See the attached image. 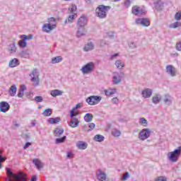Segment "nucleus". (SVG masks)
I'll list each match as a JSON object with an SVG mask.
<instances>
[{
	"instance_id": "nucleus-1",
	"label": "nucleus",
	"mask_w": 181,
	"mask_h": 181,
	"mask_svg": "<svg viewBox=\"0 0 181 181\" xmlns=\"http://www.w3.org/2000/svg\"><path fill=\"white\" fill-rule=\"evenodd\" d=\"M111 9V6L100 5L95 9L96 16L100 19H105L107 18V13Z\"/></svg>"
},
{
	"instance_id": "nucleus-2",
	"label": "nucleus",
	"mask_w": 181,
	"mask_h": 181,
	"mask_svg": "<svg viewBox=\"0 0 181 181\" xmlns=\"http://www.w3.org/2000/svg\"><path fill=\"white\" fill-rule=\"evenodd\" d=\"M8 175H10V176H12V177L14 178V180H11V178L8 179V181H27L26 179V175L22 173H19L18 174H13L11 169L6 168Z\"/></svg>"
},
{
	"instance_id": "nucleus-3",
	"label": "nucleus",
	"mask_w": 181,
	"mask_h": 181,
	"mask_svg": "<svg viewBox=\"0 0 181 181\" xmlns=\"http://www.w3.org/2000/svg\"><path fill=\"white\" fill-rule=\"evenodd\" d=\"M181 154V146H178L177 149L168 153V158L170 162H177V159Z\"/></svg>"
},
{
	"instance_id": "nucleus-4",
	"label": "nucleus",
	"mask_w": 181,
	"mask_h": 181,
	"mask_svg": "<svg viewBox=\"0 0 181 181\" xmlns=\"http://www.w3.org/2000/svg\"><path fill=\"white\" fill-rule=\"evenodd\" d=\"M112 83L115 86H118L122 83V78L125 76V74L123 71L120 72H112Z\"/></svg>"
},
{
	"instance_id": "nucleus-5",
	"label": "nucleus",
	"mask_w": 181,
	"mask_h": 181,
	"mask_svg": "<svg viewBox=\"0 0 181 181\" xmlns=\"http://www.w3.org/2000/svg\"><path fill=\"white\" fill-rule=\"evenodd\" d=\"M94 69H95V64L90 62L81 69V71H82L83 74H90V73L94 71Z\"/></svg>"
},
{
	"instance_id": "nucleus-6",
	"label": "nucleus",
	"mask_w": 181,
	"mask_h": 181,
	"mask_svg": "<svg viewBox=\"0 0 181 181\" xmlns=\"http://www.w3.org/2000/svg\"><path fill=\"white\" fill-rule=\"evenodd\" d=\"M101 100H103L101 96L91 95L88 97L86 101L88 103L89 105H97V104H100Z\"/></svg>"
},
{
	"instance_id": "nucleus-7",
	"label": "nucleus",
	"mask_w": 181,
	"mask_h": 181,
	"mask_svg": "<svg viewBox=\"0 0 181 181\" xmlns=\"http://www.w3.org/2000/svg\"><path fill=\"white\" fill-rule=\"evenodd\" d=\"M151 136V130L149 129H143L139 134V138L141 141H145Z\"/></svg>"
},
{
	"instance_id": "nucleus-8",
	"label": "nucleus",
	"mask_w": 181,
	"mask_h": 181,
	"mask_svg": "<svg viewBox=\"0 0 181 181\" xmlns=\"http://www.w3.org/2000/svg\"><path fill=\"white\" fill-rule=\"evenodd\" d=\"M86 26H87V18L84 16H81L77 20L76 28L81 29H86Z\"/></svg>"
},
{
	"instance_id": "nucleus-9",
	"label": "nucleus",
	"mask_w": 181,
	"mask_h": 181,
	"mask_svg": "<svg viewBox=\"0 0 181 181\" xmlns=\"http://www.w3.org/2000/svg\"><path fill=\"white\" fill-rule=\"evenodd\" d=\"M132 13L133 15H135V16H142V15H145V9L138 6H134L132 8Z\"/></svg>"
},
{
	"instance_id": "nucleus-10",
	"label": "nucleus",
	"mask_w": 181,
	"mask_h": 181,
	"mask_svg": "<svg viewBox=\"0 0 181 181\" xmlns=\"http://www.w3.org/2000/svg\"><path fill=\"white\" fill-rule=\"evenodd\" d=\"M165 71L168 75L170 76L171 77H176V74L177 73L176 68H175L173 65H167L165 67Z\"/></svg>"
},
{
	"instance_id": "nucleus-11",
	"label": "nucleus",
	"mask_w": 181,
	"mask_h": 181,
	"mask_svg": "<svg viewBox=\"0 0 181 181\" xmlns=\"http://www.w3.org/2000/svg\"><path fill=\"white\" fill-rule=\"evenodd\" d=\"M11 105L7 102L3 101L0 103V112H7L9 111Z\"/></svg>"
},
{
	"instance_id": "nucleus-12",
	"label": "nucleus",
	"mask_w": 181,
	"mask_h": 181,
	"mask_svg": "<svg viewBox=\"0 0 181 181\" xmlns=\"http://www.w3.org/2000/svg\"><path fill=\"white\" fill-rule=\"evenodd\" d=\"M54 28H56V25L49 23L43 25L42 30L43 32H46V33H49V32H50V30H53Z\"/></svg>"
},
{
	"instance_id": "nucleus-13",
	"label": "nucleus",
	"mask_w": 181,
	"mask_h": 181,
	"mask_svg": "<svg viewBox=\"0 0 181 181\" xmlns=\"http://www.w3.org/2000/svg\"><path fill=\"white\" fill-rule=\"evenodd\" d=\"M96 176L98 180L100 181H105L107 180V173L103 172V170L100 169L99 173H96Z\"/></svg>"
},
{
	"instance_id": "nucleus-14",
	"label": "nucleus",
	"mask_w": 181,
	"mask_h": 181,
	"mask_svg": "<svg viewBox=\"0 0 181 181\" xmlns=\"http://www.w3.org/2000/svg\"><path fill=\"white\" fill-rule=\"evenodd\" d=\"M153 90L151 88H146L142 90L141 95L144 98H151V95H152Z\"/></svg>"
},
{
	"instance_id": "nucleus-15",
	"label": "nucleus",
	"mask_w": 181,
	"mask_h": 181,
	"mask_svg": "<svg viewBox=\"0 0 181 181\" xmlns=\"http://www.w3.org/2000/svg\"><path fill=\"white\" fill-rule=\"evenodd\" d=\"M69 127H71V128H77V127H78V125H80V120H78V119H77L76 117H74L69 122Z\"/></svg>"
},
{
	"instance_id": "nucleus-16",
	"label": "nucleus",
	"mask_w": 181,
	"mask_h": 181,
	"mask_svg": "<svg viewBox=\"0 0 181 181\" xmlns=\"http://www.w3.org/2000/svg\"><path fill=\"white\" fill-rule=\"evenodd\" d=\"M19 66V59L14 58L11 59L8 63V67L13 69V67H18Z\"/></svg>"
},
{
	"instance_id": "nucleus-17",
	"label": "nucleus",
	"mask_w": 181,
	"mask_h": 181,
	"mask_svg": "<svg viewBox=\"0 0 181 181\" xmlns=\"http://www.w3.org/2000/svg\"><path fill=\"white\" fill-rule=\"evenodd\" d=\"M50 95L52 97L56 98V97L59 95H63V90H60L59 89H54L50 91Z\"/></svg>"
},
{
	"instance_id": "nucleus-18",
	"label": "nucleus",
	"mask_w": 181,
	"mask_h": 181,
	"mask_svg": "<svg viewBox=\"0 0 181 181\" xmlns=\"http://www.w3.org/2000/svg\"><path fill=\"white\" fill-rule=\"evenodd\" d=\"M16 91H18L16 85L11 86L8 90L9 95H11V97H15V95H16Z\"/></svg>"
},
{
	"instance_id": "nucleus-19",
	"label": "nucleus",
	"mask_w": 181,
	"mask_h": 181,
	"mask_svg": "<svg viewBox=\"0 0 181 181\" xmlns=\"http://www.w3.org/2000/svg\"><path fill=\"white\" fill-rule=\"evenodd\" d=\"M76 146L78 149L84 150L87 149V146H88V144L84 141H79L76 144Z\"/></svg>"
},
{
	"instance_id": "nucleus-20",
	"label": "nucleus",
	"mask_w": 181,
	"mask_h": 181,
	"mask_svg": "<svg viewBox=\"0 0 181 181\" xmlns=\"http://www.w3.org/2000/svg\"><path fill=\"white\" fill-rule=\"evenodd\" d=\"M162 100V95L160 94H156L153 98H152V103L153 104H159L160 101Z\"/></svg>"
},
{
	"instance_id": "nucleus-21",
	"label": "nucleus",
	"mask_w": 181,
	"mask_h": 181,
	"mask_svg": "<svg viewBox=\"0 0 181 181\" xmlns=\"http://www.w3.org/2000/svg\"><path fill=\"white\" fill-rule=\"evenodd\" d=\"M173 100V98H172V96H170L169 94H166L164 96L163 101L165 104H166V105H170V104H172Z\"/></svg>"
},
{
	"instance_id": "nucleus-22",
	"label": "nucleus",
	"mask_w": 181,
	"mask_h": 181,
	"mask_svg": "<svg viewBox=\"0 0 181 181\" xmlns=\"http://www.w3.org/2000/svg\"><path fill=\"white\" fill-rule=\"evenodd\" d=\"M64 133V129L63 128H56L54 132V136L59 137Z\"/></svg>"
},
{
	"instance_id": "nucleus-23",
	"label": "nucleus",
	"mask_w": 181,
	"mask_h": 181,
	"mask_svg": "<svg viewBox=\"0 0 181 181\" xmlns=\"http://www.w3.org/2000/svg\"><path fill=\"white\" fill-rule=\"evenodd\" d=\"M76 37H83V36H86V28H77Z\"/></svg>"
},
{
	"instance_id": "nucleus-24",
	"label": "nucleus",
	"mask_w": 181,
	"mask_h": 181,
	"mask_svg": "<svg viewBox=\"0 0 181 181\" xmlns=\"http://www.w3.org/2000/svg\"><path fill=\"white\" fill-rule=\"evenodd\" d=\"M85 52H90V50H94V44L90 42H88L83 48Z\"/></svg>"
},
{
	"instance_id": "nucleus-25",
	"label": "nucleus",
	"mask_w": 181,
	"mask_h": 181,
	"mask_svg": "<svg viewBox=\"0 0 181 181\" xmlns=\"http://www.w3.org/2000/svg\"><path fill=\"white\" fill-rule=\"evenodd\" d=\"M154 5L157 11H162V8H163V3L162 2V1H157L156 3H154Z\"/></svg>"
},
{
	"instance_id": "nucleus-26",
	"label": "nucleus",
	"mask_w": 181,
	"mask_h": 181,
	"mask_svg": "<svg viewBox=\"0 0 181 181\" xmlns=\"http://www.w3.org/2000/svg\"><path fill=\"white\" fill-rule=\"evenodd\" d=\"M33 163L36 166L37 169H42L43 168V165H42V162L39 160L37 158H34L33 160Z\"/></svg>"
},
{
	"instance_id": "nucleus-27",
	"label": "nucleus",
	"mask_w": 181,
	"mask_h": 181,
	"mask_svg": "<svg viewBox=\"0 0 181 181\" xmlns=\"http://www.w3.org/2000/svg\"><path fill=\"white\" fill-rule=\"evenodd\" d=\"M60 121H62V119L60 117H50L48 119V122H49L50 124H59V122H60Z\"/></svg>"
},
{
	"instance_id": "nucleus-28",
	"label": "nucleus",
	"mask_w": 181,
	"mask_h": 181,
	"mask_svg": "<svg viewBox=\"0 0 181 181\" xmlns=\"http://www.w3.org/2000/svg\"><path fill=\"white\" fill-rule=\"evenodd\" d=\"M169 28L170 29H176L177 28H181V22L180 21H176L173 23H171L170 25H169Z\"/></svg>"
},
{
	"instance_id": "nucleus-29",
	"label": "nucleus",
	"mask_w": 181,
	"mask_h": 181,
	"mask_svg": "<svg viewBox=\"0 0 181 181\" xmlns=\"http://www.w3.org/2000/svg\"><path fill=\"white\" fill-rule=\"evenodd\" d=\"M83 118L86 122H91L93 121V115L91 113H86Z\"/></svg>"
},
{
	"instance_id": "nucleus-30",
	"label": "nucleus",
	"mask_w": 181,
	"mask_h": 181,
	"mask_svg": "<svg viewBox=\"0 0 181 181\" xmlns=\"http://www.w3.org/2000/svg\"><path fill=\"white\" fill-rule=\"evenodd\" d=\"M117 69H119V70H121V69H122L123 67H125V65L124 64V63L122 62V61L118 59L115 62V63Z\"/></svg>"
},
{
	"instance_id": "nucleus-31",
	"label": "nucleus",
	"mask_w": 181,
	"mask_h": 181,
	"mask_svg": "<svg viewBox=\"0 0 181 181\" xmlns=\"http://www.w3.org/2000/svg\"><path fill=\"white\" fill-rule=\"evenodd\" d=\"M62 60H63V58L62 57L60 56L55 57L52 59L51 63L52 64H56V63H60Z\"/></svg>"
},
{
	"instance_id": "nucleus-32",
	"label": "nucleus",
	"mask_w": 181,
	"mask_h": 181,
	"mask_svg": "<svg viewBox=\"0 0 181 181\" xmlns=\"http://www.w3.org/2000/svg\"><path fill=\"white\" fill-rule=\"evenodd\" d=\"M93 140L95 142H103V141H104V136L101 134H96L94 136Z\"/></svg>"
},
{
	"instance_id": "nucleus-33",
	"label": "nucleus",
	"mask_w": 181,
	"mask_h": 181,
	"mask_svg": "<svg viewBox=\"0 0 181 181\" xmlns=\"http://www.w3.org/2000/svg\"><path fill=\"white\" fill-rule=\"evenodd\" d=\"M20 56L21 57H23V59H28V57H29V50L28 49L23 50L20 53Z\"/></svg>"
},
{
	"instance_id": "nucleus-34",
	"label": "nucleus",
	"mask_w": 181,
	"mask_h": 181,
	"mask_svg": "<svg viewBox=\"0 0 181 181\" xmlns=\"http://www.w3.org/2000/svg\"><path fill=\"white\" fill-rule=\"evenodd\" d=\"M30 76L31 78H39V72L36 69H33L31 72V74H30Z\"/></svg>"
},
{
	"instance_id": "nucleus-35",
	"label": "nucleus",
	"mask_w": 181,
	"mask_h": 181,
	"mask_svg": "<svg viewBox=\"0 0 181 181\" xmlns=\"http://www.w3.org/2000/svg\"><path fill=\"white\" fill-rule=\"evenodd\" d=\"M8 51L10 53H16V46L15 45V42L11 44L8 47Z\"/></svg>"
},
{
	"instance_id": "nucleus-36",
	"label": "nucleus",
	"mask_w": 181,
	"mask_h": 181,
	"mask_svg": "<svg viewBox=\"0 0 181 181\" xmlns=\"http://www.w3.org/2000/svg\"><path fill=\"white\" fill-rule=\"evenodd\" d=\"M18 45L20 46V47L23 49V48L26 47V46H28V42H26V41L24 40L23 38H22V40L18 41Z\"/></svg>"
},
{
	"instance_id": "nucleus-37",
	"label": "nucleus",
	"mask_w": 181,
	"mask_h": 181,
	"mask_svg": "<svg viewBox=\"0 0 181 181\" xmlns=\"http://www.w3.org/2000/svg\"><path fill=\"white\" fill-rule=\"evenodd\" d=\"M76 11H77V6L75 4H72L68 9L69 13H74Z\"/></svg>"
},
{
	"instance_id": "nucleus-38",
	"label": "nucleus",
	"mask_w": 181,
	"mask_h": 181,
	"mask_svg": "<svg viewBox=\"0 0 181 181\" xmlns=\"http://www.w3.org/2000/svg\"><path fill=\"white\" fill-rule=\"evenodd\" d=\"M21 39H23L25 42L28 40H32V39H33V35H21Z\"/></svg>"
},
{
	"instance_id": "nucleus-39",
	"label": "nucleus",
	"mask_w": 181,
	"mask_h": 181,
	"mask_svg": "<svg viewBox=\"0 0 181 181\" xmlns=\"http://www.w3.org/2000/svg\"><path fill=\"white\" fill-rule=\"evenodd\" d=\"M139 123L141 124V125H143V127H148V120H146V119H145L144 117L139 119Z\"/></svg>"
},
{
	"instance_id": "nucleus-40",
	"label": "nucleus",
	"mask_w": 181,
	"mask_h": 181,
	"mask_svg": "<svg viewBox=\"0 0 181 181\" xmlns=\"http://www.w3.org/2000/svg\"><path fill=\"white\" fill-rule=\"evenodd\" d=\"M43 117H50L52 115V109H46L42 112Z\"/></svg>"
},
{
	"instance_id": "nucleus-41",
	"label": "nucleus",
	"mask_w": 181,
	"mask_h": 181,
	"mask_svg": "<svg viewBox=\"0 0 181 181\" xmlns=\"http://www.w3.org/2000/svg\"><path fill=\"white\" fill-rule=\"evenodd\" d=\"M112 135L113 136H119V135H121V131L117 129H113L112 131Z\"/></svg>"
},
{
	"instance_id": "nucleus-42",
	"label": "nucleus",
	"mask_w": 181,
	"mask_h": 181,
	"mask_svg": "<svg viewBox=\"0 0 181 181\" xmlns=\"http://www.w3.org/2000/svg\"><path fill=\"white\" fill-rule=\"evenodd\" d=\"M66 136H64L62 138L56 139L55 144H63V142H64V141H66Z\"/></svg>"
},
{
	"instance_id": "nucleus-43",
	"label": "nucleus",
	"mask_w": 181,
	"mask_h": 181,
	"mask_svg": "<svg viewBox=\"0 0 181 181\" xmlns=\"http://www.w3.org/2000/svg\"><path fill=\"white\" fill-rule=\"evenodd\" d=\"M151 25L149 20L148 18H143V23H141V26H144L145 28H148Z\"/></svg>"
},
{
	"instance_id": "nucleus-44",
	"label": "nucleus",
	"mask_w": 181,
	"mask_h": 181,
	"mask_svg": "<svg viewBox=\"0 0 181 181\" xmlns=\"http://www.w3.org/2000/svg\"><path fill=\"white\" fill-rule=\"evenodd\" d=\"M31 81L34 83L35 86H39L40 83V78H31Z\"/></svg>"
},
{
	"instance_id": "nucleus-45",
	"label": "nucleus",
	"mask_w": 181,
	"mask_h": 181,
	"mask_svg": "<svg viewBox=\"0 0 181 181\" xmlns=\"http://www.w3.org/2000/svg\"><path fill=\"white\" fill-rule=\"evenodd\" d=\"M70 117H71V118H74V117H77V115H78V112H74V110H71V111H70Z\"/></svg>"
},
{
	"instance_id": "nucleus-46",
	"label": "nucleus",
	"mask_w": 181,
	"mask_h": 181,
	"mask_svg": "<svg viewBox=\"0 0 181 181\" xmlns=\"http://www.w3.org/2000/svg\"><path fill=\"white\" fill-rule=\"evenodd\" d=\"M175 19L176 21H180L181 20V11H178L175 13L174 16Z\"/></svg>"
},
{
	"instance_id": "nucleus-47",
	"label": "nucleus",
	"mask_w": 181,
	"mask_h": 181,
	"mask_svg": "<svg viewBox=\"0 0 181 181\" xmlns=\"http://www.w3.org/2000/svg\"><path fill=\"white\" fill-rule=\"evenodd\" d=\"M0 153H1V151H0ZM6 160V158L0 155V169H2V163L5 162Z\"/></svg>"
},
{
	"instance_id": "nucleus-48",
	"label": "nucleus",
	"mask_w": 181,
	"mask_h": 181,
	"mask_svg": "<svg viewBox=\"0 0 181 181\" xmlns=\"http://www.w3.org/2000/svg\"><path fill=\"white\" fill-rule=\"evenodd\" d=\"M88 127L89 128V129L88 130V132H89V131H93V129L95 128V124L94 123L88 124Z\"/></svg>"
},
{
	"instance_id": "nucleus-49",
	"label": "nucleus",
	"mask_w": 181,
	"mask_h": 181,
	"mask_svg": "<svg viewBox=\"0 0 181 181\" xmlns=\"http://www.w3.org/2000/svg\"><path fill=\"white\" fill-rule=\"evenodd\" d=\"M129 47L130 49H136L137 46L136 44L134 42H129Z\"/></svg>"
},
{
	"instance_id": "nucleus-50",
	"label": "nucleus",
	"mask_w": 181,
	"mask_h": 181,
	"mask_svg": "<svg viewBox=\"0 0 181 181\" xmlns=\"http://www.w3.org/2000/svg\"><path fill=\"white\" fill-rule=\"evenodd\" d=\"M35 101H36V103H42L43 102V97L36 96L35 98Z\"/></svg>"
},
{
	"instance_id": "nucleus-51",
	"label": "nucleus",
	"mask_w": 181,
	"mask_h": 181,
	"mask_svg": "<svg viewBox=\"0 0 181 181\" xmlns=\"http://www.w3.org/2000/svg\"><path fill=\"white\" fill-rule=\"evenodd\" d=\"M74 22V15H71L68 17V23H73Z\"/></svg>"
},
{
	"instance_id": "nucleus-52",
	"label": "nucleus",
	"mask_w": 181,
	"mask_h": 181,
	"mask_svg": "<svg viewBox=\"0 0 181 181\" xmlns=\"http://www.w3.org/2000/svg\"><path fill=\"white\" fill-rule=\"evenodd\" d=\"M128 177H129V172H126L122 177V180H127V179H128Z\"/></svg>"
},
{
	"instance_id": "nucleus-53",
	"label": "nucleus",
	"mask_w": 181,
	"mask_h": 181,
	"mask_svg": "<svg viewBox=\"0 0 181 181\" xmlns=\"http://www.w3.org/2000/svg\"><path fill=\"white\" fill-rule=\"evenodd\" d=\"M124 5L125 8H129V6H131V0H126L124 2Z\"/></svg>"
},
{
	"instance_id": "nucleus-54",
	"label": "nucleus",
	"mask_w": 181,
	"mask_h": 181,
	"mask_svg": "<svg viewBox=\"0 0 181 181\" xmlns=\"http://www.w3.org/2000/svg\"><path fill=\"white\" fill-rule=\"evenodd\" d=\"M136 25H141V23H144L143 18H137L135 20Z\"/></svg>"
},
{
	"instance_id": "nucleus-55",
	"label": "nucleus",
	"mask_w": 181,
	"mask_h": 181,
	"mask_svg": "<svg viewBox=\"0 0 181 181\" xmlns=\"http://www.w3.org/2000/svg\"><path fill=\"white\" fill-rule=\"evenodd\" d=\"M155 181H166V177L163 176L158 177L155 179Z\"/></svg>"
},
{
	"instance_id": "nucleus-56",
	"label": "nucleus",
	"mask_w": 181,
	"mask_h": 181,
	"mask_svg": "<svg viewBox=\"0 0 181 181\" xmlns=\"http://www.w3.org/2000/svg\"><path fill=\"white\" fill-rule=\"evenodd\" d=\"M99 42H100V47H104V46H105V45H107V41H105L104 40H100Z\"/></svg>"
},
{
	"instance_id": "nucleus-57",
	"label": "nucleus",
	"mask_w": 181,
	"mask_h": 181,
	"mask_svg": "<svg viewBox=\"0 0 181 181\" xmlns=\"http://www.w3.org/2000/svg\"><path fill=\"white\" fill-rule=\"evenodd\" d=\"M176 49L178 50V52H181V41L177 42Z\"/></svg>"
},
{
	"instance_id": "nucleus-58",
	"label": "nucleus",
	"mask_w": 181,
	"mask_h": 181,
	"mask_svg": "<svg viewBox=\"0 0 181 181\" xmlns=\"http://www.w3.org/2000/svg\"><path fill=\"white\" fill-rule=\"evenodd\" d=\"M25 90H26V86L25 85H21L18 91H21V93H25Z\"/></svg>"
},
{
	"instance_id": "nucleus-59",
	"label": "nucleus",
	"mask_w": 181,
	"mask_h": 181,
	"mask_svg": "<svg viewBox=\"0 0 181 181\" xmlns=\"http://www.w3.org/2000/svg\"><path fill=\"white\" fill-rule=\"evenodd\" d=\"M78 108H81V103L76 104V106L72 108V110L76 111V110H78Z\"/></svg>"
},
{
	"instance_id": "nucleus-60",
	"label": "nucleus",
	"mask_w": 181,
	"mask_h": 181,
	"mask_svg": "<svg viewBox=\"0 0 181 181\" xmlns=\"http://www.w3.org/2000/svg\"><path fill=\"white\" fill-rule=\"evenodd\" d=\"M17 95H18V98H23V95H25V93L21 92V90H18V93Z\"/></svg>"
},
{
	"instance_id": "nucleus-61",
	"label": "nucleus",
	"mask_w": 181,
	"mask_h": 181,
	"mask_svg": "<svg viewBox=\"0 0 181 181\" xmlns=\"http://www.w3.org/2000/svg\"><path fill=\"white\" fill-rule=\"evenodd\" d=\"M118 101H119L118 98H113L112 99V103L113 104H118Z\"/></svg>"
},
{
	"instance_id": "nucleus-62",
	"label": "nucleus",
	"mask_w": 181,
	"mask_h": 181,
	"mask_svg": "<svg viewBox=\"0 0 181 181\" xmlns=\"http://www.w3.org/2000/svg\"><path fill=\"white\" fill-rule=\"evenodd\" d=\"M32 144L30 142H27L23 146V149H28V148H29V146H30Z\"/></svg>"
},
{
	"instance_id": "nucleus-63",
	"label": "nucleus",
	"mask_w": 181,
	"mask_h": 181,
	"mask_svg": "<svg viewBox=\"0 0 181 181\" xmlns=\"http://www.w3.org/2000/svg\"><path fill=\"white\" fill-rule=\"evenodd\" d=\"M13 128L16 129V128H19V127L21 126L19 124H18L16 122V121H13Z\"/></svg>"
},
{
	"instance_id": "nucleus-64",
	"label": "nucleus",
	"mask_w": 181,
	"mask_h": 181,
	"mask_svg": "<svg viewBox=\"0 0 181 181\" xmlns=\"http://www.w3.org/2000/svg\"><path fill=\"white\" fill-rule=\"evenodd\" d=\"M107 35H108L109 37H110V39H114V36H115L114 33L110 32V33H107Z\"/></svg>"
}]
</instances>
